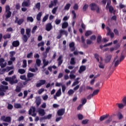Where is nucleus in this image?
<instances>
[{
    "instance_id": "nucleus-25",
    "label": "nucleus",
    "mask_w": 126,
    "mask_h": 126,
    "mask_svg": "<svg viewBox=\"0 0 126 126\" xmlns=\"http://www.w3.org/2000/svg\"><path fill=\"white\" fill-rule=\"evenodd\" d=\"M70 63V64H72L73 65H74V64H75V63H76V62H75V58L73 57L71 58Z\"/></svg>"
},
{
    "instance_id": "nucleus-56",
    "label": "nucleus",
    "mask_w": 126,
    "mask_h": 126,
    "mask_svg": "<svg viewBox=\"0 0 126 126\" xmlns=\"http://www.w3.org/2000/svg\"><path fill=\"white\" fill-rule=\"evenodd\" d=\"M10 54V58L13 57V56L15 55V51H11L9 52Z\"/></svg>"
},
{
    "instance_id": "nucleus-30",
    "label": "nucleus",
    "mask_w": 126,
    "mask_h": 126,
    "mask_svg": "<svg viewBox=\"0 0 126 126\" xmlns=\"http://www.w3.org/2000/svg\"><path fill=\"white\" fill-rule=\"evenodd\" d=\"M48 18H49V14L46 15L42 19V22H46L47 20H48Z\"/></svg>"
},
{
    "instance_id": "nucleus-44",
    "label": "nucleus",
    "mask_w": 126,
    "mask_h": 126,
    "mask_svg": "<svg viewBox=\"0 0 126 126\" xmlns=\"http://www.w3.org/2000/svg\"><path fill=\"white\" fill-rule=\"evenodd\" d=\"M94 58L98 63L100 62V60H99V54L97 53L94 54Z\"/></svg>"
},
{
    "instance_id": "nucleus-2",
    "label": "nucleus",
    "mask_w": 126,
    "mask_h": 126,
    "mask_svg": "<svg viewBox=\"0 0 126 126\" xmlns=\"http://www.w3.org/2000/svg\"><path fill=\"white\" fill-rule=\"evenodd\" d=\"M89 6L91 8V10H96V13H100V8L99 7V6L97 5V4L92 3L90 4Z\"/></svg>"
},
{
    "instance_id": "nucleus-55",
    "label": "nucleus",
    "mask_w": 126,
    "mask_h": 126,
    "mask_svg": "<svg viewBox=\"0 0 126 126\" xmlns=\"http://www.w3.org/2000/svg\"><path fill=\"white\" fill-rule=\"evenodd\" d=\"M68 27V23L64 22L63 23V29L67 28Z\"/></svg>"
},
{
    "instance_id": "nucleus-37",
    "label": "nucleus",
    "mask_w": 126,
    "mask_h": 126,
    "mask_svg": "<svg viewBox=\"0 0 126 126\" xmlns=\"http://www.w3.org/2000/svg\"><path fill=\"white\" fill-rule=\"evenodd\" d=\"M71 5L70 4V3H67L64 7V9L65 10H68L70 7V6Z\"/></svg>"
},
{
    "instance_id": "nucleus-54",
    "label": "nucleus",
    "mask_w": 126,
    "mask_h": 126,
    "mask_svg": "<svg viewBox=\"0 0 126 126\" xmlns=\"http://www.w3.org/2000/svg\"><path fill=\"white\" fill-rule=\"evenodd\" d=\"M44 45H45L44 41H41V42H39L38 43L37 46L38 47H41V46L43 47Z\"/></svg>"
},
{
    "instance_id": "nucleus-10",
    "label": "nucleus",
    "mask_w": 126,
    "mask_h": 126,
    "mask_svg": "<svg viewBox=\"0 0 126 126\" xmlns=\"http://www.w3.org/2000/svg\"><path fill=\"white\" fill-rule=\"evenodd\" d=\"M53 29V26L52 25V23H47L46 25V31H51Z\"/></svg>"
},
{
    "instance_id": "nucleus-57",
    "label": "nucleus",
    "mask_w": 126,
    "mask_h": 126,
    "mask_svg": "<svg viewBox=\"0 0 126 126\" xmlns=\"http://www.w3.org/2000/svg\"><path fill=\"white\" fill-rule=\"evenodd\" d=\"M73 9H74V10H78V4H77V3L74 4L73 6Z\"/></svg>"
},
{
    "instance_id": "nucleus-6",
    "label": "nucleus",
    "mask_w": 126,
    "mask_h": 126,
    "mask_svg": "<svg viewBox=\"0 0 126 126\" xmlns=\"http://www.w3.org/2000/svg\"><path fill=\"white\" fill-rule=\"evenodd\" d=\"M126 51L124 50L122 51L120 56L119 61L121 63H122V62H123V61L125 60V58H126Z\"/></svg>"
},
{
    "instance_id": "nucleus-11",
    "label": "nucleus",
    "mask_w": 126,
    "mask_h": 126,
    "mask_svg": "<svg viewBox=\"0 0 126 126\" xmlns=\"http://www.w3.org/2000/svg\"><path fill=\"white\" fill-rule=\"evenodd\" d=\"M12 45L14 48H17V47H19L20 42H19V40H15L12 42Z\"/></svg>"
},
{
    "instance_id": "nucleus-21",
    "label": "nucleus",
    "mask_w": 126,
    "mask_h": 126,
    "mask_svg": "<svg viewBox=\"0 0 126 126\" xmlns=\"http://www.w3.org/2000/svg\"><path fill=\"white\" fill-rule=\"evenodd\" d=\"M26 33L27 36L29 37L31 36V29H26Z\"/></svg>"
},
{
    "instance_id": "nucleus-50",
    "label": "nucleus",
    "mask_w": 126,
    "mask_h": 126,
    "mask_svg": "<svg viewBox=\"0 0 126 126\" xmlns=\"http://www.w3.org/2000/svg\"><path fill=\"white\" fill-rule=\"evenodd\" d=\"M58 9V7H54L52 11V13L53 14H56V12H57V10Z\"/></svg>"
},
{
    "instance_id": "nucleus-47",
    "label": "nucleus",
    "mask_w": 126,
    "mask_h": 126,
    "mask_svg": "<svg viewBox=\"0 0 126 126\" xmlns=\"http://www.w3.org/2000/svg\"><path fill=\"white\" fill-rule=\"evenodd\" d=\"M101 40H102V37L101 36V35H98L97 38V43H98V44L100 43Z\"/></svg>"
},
{
    "instance_id": "nucleus-43",
    "label": "nucleus",
    "mask_w": 126,
    "mask_h": 126,
    "mask_svg": "<svg viewBox=\"0 0 126 126\" xmlns=\"http://www.w3.org/2000/svg\"><path fill=\"white\" fill-rule=\"evenodd\" d=\"M18 72L20 73V74H24V73H25V70L24 69H19Z\"/></svg>"
},
{
    "instance_id": "nucleus-39",
    "label": "nucleus",
    "mask_w": 126,
    "mask_h": 126,
    "mask_svg": "<svg viewBox=\"0 0 126 126\" xmlns=\"http://www.w3.org/2000/svg\"><path fill=\"white\" fill-rule=\"evenodd\" d=\"M35 8H37L38 9V10L41 8V3L40 2H37L35 5Z\"/></svg>"
},
{
    "instance_id": "nucleus-48",
    "label": "nucleus",
    "mask_w": 126,
    "mask_h": 126,
    "mask_svg": "<svg viewBox=\"0 0 126 126\" xmlns=\"http://www.w3.org/2000/svg\"><path fill=\"white\" fill-rule=\"evenodd\" d=\"M117 105H118V108H119V109H123V108L125 107V105L123 103H117Z\"/></svg>"
},
{
    "instance_id": "nucleus-51",
    "label": "nucleus",
    "mask_w": 126,
    "mask_h": 126,
    "mask_svg": "<svg viewBox=\"0 0 126 126\" xmlns=\"http://www.w3.org/2000/svg\"><path fill=\"white\" fill-rule=\"evenodd\" d=\"M107 8H109L110 13H112L113 11H114V7H113L112 6H109Z\"/></svg>"
},
{
    "instance_id": "nucleus-62",
    "label": "nucleus",
    "mask_w": 126,
    "mask_h": 126,
    "mask_svg": "<svg viewBox=\"0 0 126 126\" xmlns=\"http://www.w3.org/2000/svg\"><path fill=\"white\" fill-rule=\"evenodd\" d=\"M74 93V91L73 90H70L68 92V94L69 95H72Z\"/></svg>"
},
{
    "instance_id": "nucleus-31",
    "label": "nucleus",
    "mask_w": 126,
    "mask_h": 126,
    "mask_svg": "<svg viewBox=\"0 0 126 126\" xmlns=\"http://www.w3.org/2000/svg\"><path fill=\"white\" fill-rule=\"evenodd\" d=\"M14 108L16 109H20V108H21V104L20 103H15Z\"/></svg>"
},
{
    "instance_id": "nucleus-22",
    "label": "nucleus",
    "mask_w": 126,
    "mask_h": 126,
    "mask_svg": "<svg viewBox=\"0 0 126 126\" xmlns=\"http://www.w3.org/2000/svg\"><path fill=\"white\" fill-rule=\"evenodd\" d=\"M41 17H42V12H39L36 15V20L37 21L41 20Z\"/></svg>"
},
{
    "instance_id": "nucleus-52",
    "label": "nucleus",
    "mask_w": 126,
    "mask_h": 126,
    "mask_svg": "<svg viewBox=\"0 0 126 126\" xmlns=\"http://www.w3.org/2000/svg\"><path fill=\"white\" fill-rule=\"evenodd\" d=\"M16 92H20L21 91V88L19 86H17L15 89Z\"/></svg>"
},
{
    "instance_id": "nucleus-23",
    "label": "nucleus",
    "mask_w": 126,
    "mask_h": 126,
    "mask_svg": "<svg viewBox=\"0 0 126 126\" xmlns=\"http://www.w3.org/2000/svg\"><path fill=\"white\" fill-rule=\"evenodd\" d=\"M5 12L7 13V14L5 15L6 19H8V18H10V17H11V11H8Z\"/></svg>"
},
{
    "instance_id": "nucleus-7",
    "label": "nucleus",
    "mask_w": 126,
    "mask_h": 126,
    "mask_svg": "<svg viewBox=\"0 0 126 126\" xmlns=\"http://www.w3.org/2000/svg\"><path fill=\"white\" fill-rule=\"evenodd\" d=\"M111 60H112V55H107L105 56V59H104V62L105 63H109L110 62H111Z\"/></svg>"
},
{
    "instance_id": "nucleus-41",
    "label": "nucleus",
    "mask_w": 126,
    "mask_h": 126,
    "mask_svg": "<svg viewBox=\"0 0 126 126\" xmlns=\"http://www.w3.org/2000/svg\"><path fill=\"white\" fill-rule=\"evenodd\" d=\"M99 91H100L99 90H95L93 92L92 94L95 96V95H97L99 93Z\"/></svg>"
},
{
    "instance_id": "nucleus-64",
    "label": "nucleus",
    "mask_w": 126,
    "mask_h": 126,
    "mask_svg": "<svg viewBox=\"0 0 126 126\" xmlns=\"http://www.w3.org/2000/svg\"><path fill=\"white\" fill-rule=\"evenodd\" d=\"M94 96V95L93 94H90L87 97V99H88V100H91V98Z\"/></svg>"
},
{
    "instance_id": "nucleus-20",
    "label": "nucleus",
    "mask_w": 126,
    "mask_h": 126,
    "mask_svg": "<svg viewBox=\"0 0 126 126\" xmlns=\"http://www.w3.org/2000/svg\"><path fill=\"white\" fill-rule=\"evenodd\" d=\"M29 38H30V37H29L26 34H24L23 36V41H24L25 43H26L27 41H28V39H29Z\"/></svg>"
},
{
    "instance_id": "nucleus-14",
    "label": "nucleus",
    "mask_w": 126,
    "mask_h": 126,
    "mask_svg": "<svg viewBox=\"0 0 126 126\" xmlns=\"http://www.w3.org/2000/svg\"><path fill=\"white\" fill-rule=\"evenodd\" d=\"M38 114L39 116H41V117H43L45 116V110L43 109H40L38 110Z\"/></svg>"
},
{
    "instance_id": "nucleus-42",
    "label": "nucleus",
    "mask_w": 126,
    "mask_h": 126,
    "mask_svg": "<svg viewBox=\"0 0 126 126\" xmlns=\"http://www.w3.org/2000/svg\"><path fill=\"white\" fill-rule=\"evenodd\" d=\"M88 9V4H85L83 7V11H86V10H87Z\"/></svg>"
},
{
    "instance_id": "nucleus-59",
    "label": "nucleus",
    "mask_w": 126,
    "mask_h": 126,
    "mask_svg": "<svg viewBox=\"0 0 126 126\" xmlns=\"http://www.w3.org/2000/svg\"><path fill=\"white\" fill-rule=\"evenodd\" d=\"M98 66L99 68L104 69L105 68V65H104L103 63H100V64L98 65Z\"/></svg>"
},
{
    "instance_id": "nucleus-9",
    "label": "nucleus",
    "mask_w": 126,
    "mask_h": 126,
    "mask_svg": "<svg viewBox=\"0 0 126 126\" xmlns=\"http://www.w3.org/2000/svg\"><path fill=\"white\" fill-rule=\"evenodd\" d=\"M44 84H46V80H40L39 83H37L36 85V87H41L42 85H44Z\"/></svg>"
},
{
    "instance_id": "nucleus-58",
    "label": "nucleus",
    "mask_w": 126,
    "mask_h": 126,
    "mask_svg": "<svg viewBox=\"0 0 126 126\" xmlns=\"http://www.w3.org/2000/svg\"><path fill=\"white\" fill-rule=\"evenodd\" d=\"M7 109H8V110H12V109H13V106L12 104H8Z\"/></svg>"
},
{
    "instance_id": "nucleus-1",
    "label": "nucleus",
    "mask_w": 126,
    "mask_h": 126,
    "mask_svg": "<svg viewBox=\"0 0 126 126\" xmlns=\"http://www.w3.org/2000/svg\"><path fill=\"white\" fill-rule=\"evenodd\" d=\"M5 81H8L10 85H13V84H16L18 83V80L16 79V76L15 75L12 77H6L5 79Z\"/></svg>"
},
{
    "instance_id": "nucleus-49",
    "label": "nucleus",
    "mask_w": 126,
    "mask_h": 126,
    "mask_svg": "<svg viewBox=\"0 0 126 126\" xmlns=\"http://www.w3.org/2000/svg\"><path fill=\"white\" fill-rule=\"evenodd\" d=\"M27 95H28V92L27 91H24L23 98L25 99V98H26Z\"/></svg>"
},
{
    "instance_id": "nucleus-45",
    "label": "nucleus",
    "mask_w": 126,
    "mask_h": 126,
    "mask_svg": "<svg viewBox=\"0 0 126 126\" xmlns=\"http://www.w3.org/2000/svg\"><path fill=\"white\" fill-rule=\"evenodd\" d=\"M121 62H120V60H117L116 62L114 63V67H117L119 64H120V63Z\"/></svg>"
},
{
    "instance_id": "nucleus-63",
    "label": "nucleus",
    "mask_w": 126,
    "mask_h": 126,
    "mask_svg": "<svg viewBox=\"0 0 126 126\" xmlns=\"http://www.w3.org/2000/svg\"><path fill=\"white\" fill-rule=\"evenodd\" d=\"M45 91V90L43 88H41L38 90V94H42V92H44Z\"/></svg>"
},
{
    "instance_id": "nucleus-32",
    "label": "nucleus",
    "mask_w": 126,
    "mask_h": 126,
    "mask_svg": "<svg viewBox=\"0 0 126 126\" xmlns=\"http://www.w3.org/2000/svg\"><path fill=\"white\" fill-rule=\"evenodd\" d=\"M92 32L91 31H87L85 33V36L88 37V36H90V35H92Z\"/></svg>"
},
{
    "instance_id": "nucleus-61",
    "label": "nucleus",
    "mask_w": 126,
    "mask_h": 126,
    "mask_svg": "<svg viewBox=\"0 0 126 126\" xmlns=\"http://www.w3.org/2000/svg\"><path fill=\"white\" fill-rule=\"evenodd\" d=\"M10 11V7L9 5H7L5 7V12Z\"/></svg>"
},
{
    "instance_id": "nucleus-46",
    "label": "nucleus",
    "mask_w": 126,
    "mask_h": 126,
    "mask_svg": "<svg viewBox=\"0 0 126 126\" xmlns=\"http://www.w3.org/2000/svg\"><path fill=\"white\" fill-rule=\"evenodd\" d=\"M43 65H44V66H47V65L49 64V62L46 61V59L43 60Z\"/></svg>"
},
{
    "instance_id": "nucleus-3",
    "label": "nucleus",
    "mask_w": 126,
    "mask_h": 126,
    "mask_svg": "<svg viewBox=\"0 0 126 126\" xmlns=\"http://www.w3.org/2000/svg\"><path fill=\"white\" fill-rule=\"evenodd\" d=\"M6 90H8V86H1L0 88V96H4V93L6 92Z\"/></svg>"
},
{
    "instance_id": "nucleus-60",
    "label": "nucleus",
    "mask_w": 126,
    "mask_h": 126,
    "mask_svg": "<svg viewBox=\"0 0 126 126\" xmlns=\"http://www.w3.org/2000/svg\"><path fill=\"white\" fill-rule=\"evenodd\" d=\"M55 22L56 25H59V24H60V23H61V20H59V19H57L55 20Z\"/></svg>"
},
{
    "instance_id": "nucleus-24",
    "label": "nucleus",
    "mask_w": 126,
    "mask_h": 126,
    "mask_svg": "<svg viewBox=\"0 0 126 126\" xmlns=\"http://www.w3.org/2000/svg\"><path fill=\"white\" fill-rule=\"evenodd\" d=\"M29 5H30V3L26 1L23 2L22 4V6H23V7L24 6L28 7L29 6Z\"/></svg>"
},
{
    "instance_id": "nucleus-12",
    "label": "nucleus",
    "mask_w": 126,
    "mask_h": 126,
    "mask_svg": "<svg viewBox=\"0 0 126 126\" xmlns=\"http://www.w3.org/2000/svg\"><path fill=\"white\" fill-rule=\"evenodd\" d=\"M81 39L84 48L85 49H87V48H88V46H87L86 43H85V39H84V36L83 35L81 36Z\"/></svg>"
},
{
    "instance_id": "nucleus-5",
    "label": "nucleus",
    "mask_w": 126,
    "mask_h": 126,
    "mask_svg": "<svg viewBox=\"0 0 126 126\" xmlns=\"http://www.w3.org/2000/svg\"><path fill=\"white\" fill-rule=\"evenodd\" d=\"M36 108L33 106H32L29 110V114L32 115V117H35L36 116Z\"/></svg>"
},
{
    "instance_id": "nucleus-26",
    "label": "nucleus",
    "mask_w": 126,
    "mask_h": 126,
    "mask_svg": "<svg viewBox=\"0 0 126 126\" xmlns=\"http://www.w3.org/2000/svg\"><path fill=\"white\" fill-rule=\"evenodd\" d=\"M58 66H60L63 63V60H62V56H59L58 59Z\"/></svg>"
},
{
    "instance_id": "nucleus-13",
    "label": "nucleus",
    "mask_w": 126,
    "mask_h": 126,
    "mask_svg": "<svg viewBox=\"0 0 126 126\" xmlns=\"http://www.w3.org/2000/svg\"><path fill=\"white\" fill-rule=\"evenodd\" d=\"M35 103L36 104V107H38L41 104V98L40 97H36L35 99Z\"/></svg>"
},
{
    "instance_id": "nucleus-40",
    "label": "nucleus",
    "mask_w": 126,
    "mask_h": 126,
    "mask_svg": "<svg viewBox=\"0 0 126 126\" xmlns=\"http://www.w3.org/2000/svg\"><path fill=\"white\" fill-rule=\"evenodd\" d=\"M34 76V74L33 73L29 72L27 74L28 78H31V77H33Z\"/></svg>"
},
{
    "instance_id": "nucleus-27",
    "label": "nucleus",
    "mask_w": 126,
    "mask_h": 126,
    "mask_svg": "<svg viewBox=\"0 0 126 126\" xmlns=\"http://www.w3.org/2000/svg\"><path fill=\"white\" fill-rule=\"evenodd\" d=\"M56 86H57V87H60V86H62V92H63V85L62 84V83H56Z\"/></svg>"
},
{
    "instance_id": "nucleus-38",
    "label": "nucleus",
    "mask_w": 126,
    "mask_h": 126,
    "mask_svg": "<svg viewBox=\"0 0 126 126\" xmlns=\"http://www.w3.org/2000/svg\"><path fill=\"white\" fill-rule=\"evenodd\" d=\"M27 21H30V22H33L34 21V19L32 17H28L27 18Z\"/></svg>"
},
{
    "instance_id": "nucleus-4",
    "label": "nucleus",
    "mask_w": 126,
    "mask_h": 126,
    "mask_svg": "<svg viewBox=\"0 0 126 126\" xmlns=\"http://www.w3.org/2000/svg\"><path fill=\"white\" fill-rule=\"evenodd\" d=\"M0 120L6 123H9V124L11 123V118L9 116L5 117L3 115L0 117Z\"/></svg>"
},
{
    "instance_id": "nucleus-16",
    "label": "nucleus",
    "mask_w": 126,
    "mask_h": 126,
    "mask_svg": "<svg viewBox=\"0 0 126 126\" xmlns=\"http://www.w3.org/2000/svg\"><path fill=\"white\" fill-rule=\"evenodd\" d=\"M3 38L4 40H6V39H10L11 38V34L7 33L6 34H4L3 36Z\"/></svg>"
},
{
    "instance_id": "nucleus-8",
    "label": "nucleus",
    "mask_w": 126,
    "mask_h": 126,
    "mask_svg": "<svg viewBox=\"0 0 126 126\" xmlns=\"http://www.w3.org/2000/svg\"><path fill=\"white\" fill-rule=\"evenodd\" d=\"M69 47L71 52H74L75 51V46L74 42H72L69 44Z\"/></svg>"
},
{
    "instance_id": "nucleus-33",
    "label": "nucleus",
    "mask_w": 126,
    "mask_h": 126,
    "mask_svg": "<svg viewBox=\"0 0 126 126\" xmlns=\"http://www.w3.org/2000/svg\"><path fill=\"white\" fill-rule=\"evenodd\" d=\"M27 66V61L24 60L23 61V67L24 68Z\"/></svg>"
},
{
    "instance_id": "nucleus-19",
    "label": "nucleus",
    "mask_w": 126,
    "mask_h": 126,
    "mask_svg": "<svg viewBox=\"0 0 126 126\" xmlns=\"http://www.w3.org/2000/svg\"><path fill=\"white\" fill-rule=\"evenodd\" d=\"M108 117H109V115H104L103 116H102L100 117L99 120L100 121V122H103V121L106 120V119H107Z\"/></svg>"
},
{
    "instance_id": "nucleus-18",
    "label": "nucleus",
    "mask_w": 126,
    "mask_h": 126,
    "mask_svg": "<svg viewBox=\"0 0 126 126\" xmlns=\"http://www.w3.org/2000/svg\"><path fill=\"white\" fill-rule=\"evenodd\" d=\"M59 32L60 34L57 36V39H61L63 35V30H61Z\"/></svg>"
},
{
    "instance_id": "nucleus-34",
    "label": "nucleus",
    "mask_w": 126,
    "mask_h": 126,
    "mask_svg": "<svg viewBox=\"0 0 126 126\" xmlns=\"http://www.w3.org/2000/svg\"><path fill=\"white\" fill-rule=\"evenodd\" d=\"M23 22H24V19H20L18 20V22H17V23L18 24V25H21Z\"/></svg>"
},
{
    "instance_id": "nucleus-17",
    "label": "nucleus",
    "mask_w": 126,
    "mask_h": 126,
    "mask_svg": "<svg viewBox=\"0 0 126 126\" xmlns=\"http://www.w3.org/2000/svg\"><path fill=\"white\" fill-rule=\"evenodd\" d=\"M57 115L59 117H60L61 116H63V108H62L61 109H59L57 111Z\"/></svg>"
},
{
    "instance_id": "nucleus-36",
    "label": "nucleus",
    "mask_w": 126,
    "mask_h": 126,
    "mask_svg": "<svg viewBox=\"0 0 126 126\" xmlns=\"http://www.w3.org/2000/svg\"><path fill=\"white\" fill-rule=\"evenodd\" d=\"M85 89V86L84 85H82L80 87V89L79 90V93H81L83 90Z\"/></svg>"
},
{
    "instance_id": "nucleus-29",
    "label": "nucleus",
    "mask_w": 126,
    "mask_h": 126,
    "mask_svg": "<svg viewBox=\"0 0 126 126\" xmlns=\"http://www.w3.org/2000/svg\"><path fill=\"white\" fill-rule=\"evenodd\" d=\"M81 103H82V105H83V106L84 105H85V104H86V103L87 102V99H86V98H83L81 99Z\"/></svg>"
},
{
    "instance_id": "nucleus-35",
    "label": "nucleus",
    "mask_w": 126,
    "mask_h": 126,
    "mask_svg": "<svg viewBox=\"0 0 126 126\" xmlns=\"http://www.w3.org/2000/svg\"><path fill=\"white\" fill-rule=\"evenodd\" d=\"M36 64L37 66H40L41 65V60L37 59L36 60Z\"/></svg>"
},
{
    "instance_id": "nucleus-28",
    "label": "nucleus",
    "mask_w": 126,
    "mask_h": 126,
    "mask_svg": "<svg viewBox=\"0 0 126 126\" xmlns=\"http://www.w3.org/2000/svg\"><path fill=\"white\" fill-rule=\"evenodd\" d=\"M56 95L57 97H60L62 95V90L60 89L56 93Z\"/></svg>"
},
{
    "instance_id": "nucleus-15",
    "label": "nucleus",
    "mask_w": 126,
    "mask_h": 126,
    "mask_svg": "<svg viewBox=\"0 0 126 126\" xmlns=\"http://www.w3.org/2000/svg\"><path fill=\"white\" fill-rule=\"evenodd\" d=\"M85 70H86V66L82 65L80 67L79 72V73H81V72H83V71H85Z\"/></svg>"
},
{
    "instance_id": "nucleus-53",
    "label": "nucleus",
    "mask_w": 126,
    "mask_h": 126,
    "mask_svg": "<svg viewBox=\"0 0 126 126\" xmlns=\"http://www.w3.org/2000/svg\"><path fill=\"white\" fill-rule=\"evenodd\" d=\"M86 42H87V45H91V44L93 43V42H92V40L90 39H87Z\"/></svg>"
}]
</instances>
